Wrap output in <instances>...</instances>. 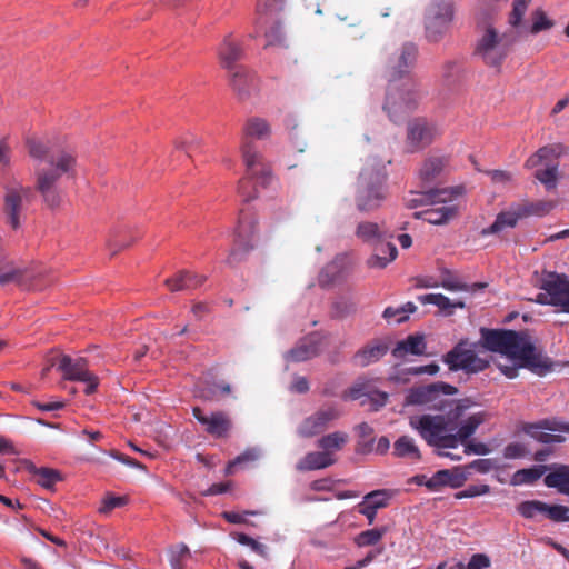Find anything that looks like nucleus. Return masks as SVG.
Segmentation results:
<instances>
[{
    "label": "nucleus",
    "mask_w": 569,
    "mask_h": 569,
    "mask_svg": "<svg viewBox=\"0 0 569 569\" xmlns=\"http://www.w3.org/2000/svg\"><path fill=\"white\" fill-rule=\"evenodd\" d=\"M271 133L269 122L259 117H251L243 127L241 154L246 167V177L239 181L238 191L246 201L258 197V186L267 187L272 180L270 164L253 143L267 139Z\"/></svg>",
    "instance_id": "obj_1"
},
{
    "label": "nucleus",
    "mask_w": 569,
    "mask_h": 569,
    "mask_svg": "<svg viewBox=\"0 0 569 569\" xmlns=\"http://www.w3.org/2000/svg\"><path fill=\"white\" fill-rule=\"evenodd\" d=\"M480 333L485 349L518 360L532 373L542 377L553 370V361L535 347L526 332L481 328Z\"/></svg>",
    "instance_id": "obj_2"
},
{
    "label": "nucleus",
    "mask_w": 569,
    "mask_h": 569,
    "mask_svg": "<svg viewBox=\"0 0 569 569\" xmlns=\"http://www.w3.org/2000/svg\"><path fill=\"white\" fill-rule=\"evenodd\" d=\"M531 0H513L512 10L508 17V29L500 33L491 24H486L477 41L476 54L488 67L500 68L512 51V48L527 33L523 16Z\"/></svg>",
    "instance_id": "obj_3"
},
{
    "label": "nucleus",
    "mask_w": 569,
    "mask_h": 569,
    "mask_svg": "<svg viewBox=\"0 0 569 569\" xmlns=\"http://www.w3.org/2000/svg\"><path fill=\"white\" fill-rule=\"evenodd\" d=\"M469 408L468 403H457L453 409L441 415H422L411 418L413 426L428 445L438 449H455V438L450 437L451 431L458 428V420Z\"/></svg>",
    "instance_id": "obj_4"
},
{
    "label": "nucleus",
    "mask_w": 569,
    "mask_h": 569,
    "mask_svg": "<svg viewBox=\"0 0 569 569\" xmlns=\"http://www.w3.org/2000/svg\"><path fill=\"white\" fill-rule=\"evenodd\" d=\"M76 157L67 150H59L49 160V164L36 169V190L42 196L44 203L53 209L60 206L62 193L58 181L63 174L73 176Z\"/></svg>",
    "instance_id": "obj_5"
},
{
    "label": "nucleus",
    "mask_w": 569,
    "mask_h": 569,
    "mask_svg": "<svg viewBox=\"0 0 569 569\" xmlns=\"http://www.w3.org/2000/svg\"><path fill=\"white\" fill-rule=\"evenodd\" d=\"M463 191V187H455L417 192L408 200V206L411 208L433 206L420 212V216L431 224H443L457 217L458 206L453 203V200L460 197Z\"/></svg>",
    "instance_id": "obj_6"
},
{
    "label": "nucleus",
    "mask_w": 569,
    "mask_h": 569,
    "mask_svg": "<svg viewBox=\"0 0 569 569\" xmlns=\"http://www.w3.org/2000/svg\"><path fill=\"white\" fill-rule=\"evenodd\" d=\"M458 392L455 386L443 381H437L429 385L412 387L406 395V405L420 406L428 410L439 412H448L455 408L457 403H466L463 400L448 399L447 396H452Z\"/></svg>",
    "instance_id": "obj_7"
},
{
    "label": "nucleus",
    "mask_w": 569,
    "mask_h": 569,
    "mask_svg": "<svg viewBox=\"0 0 569 569\" xmlns=\"http://www.w3.org/2000/svg\"><path fill=\"white\" fill-rule=\"evenodd\" d=\"M418 54V47L413 42H405L393 53V82L396 79H403V88H399L398 92L409 108L416 106L418 100L417 82L411 76Z\"/></svg>",
    "instance_id": "obj_8"
},
{
    "label": "nucleus",
    "mask_w": 569,
    "mask_h": 569,
    "mask_svg": "<svg viewBox=\"0 0 569 569\" xmlns=\"http://www.w3.org/2000/svg\"><path fill=\"white\" fill-rule=\"evenodd\" d=\"M555 202L550 200L539 201H522L511 204L508 211L498 213L496 220L488 228H483L480 232L482 237L499 233L506 228H513L520 219L531 216L543 217L548 214L553 208Z\"/></svg>",
    "instance_id": "obj_9"
},
{
    "label": "nucleus",
    "mask_w": 569,
    "mask_h": 569,
    "mask_svg": "<svg viewBox=\"0 0 569 569\" xmlns=\"http://www.w3.org/2000/svg\"><path fill=\"white\" fill-rule=\"evenodd\" d=\"M357 236L363 241L371 243L373 254L368 259L369 268L383 269L391 259V236L381 232L377 223L361 222L357 227Z\"/></svg>",
    "instance_id": "obj_10"
},
{
    "label": "nucleus",
    "mask_w": 569,
    "mask_h": 569,
    "mask_svg": "<svg viewBox=\"0 0 569 569\" xmlns=\"http://www.w3.org/2000/svg\"><path fill=\"white\" fill-rule=\"evenodd\" d=\"M257 217L253 212L242 210L239 216L233 248L229 254L230 264L240 262L251 251L258 240Z\"/></svg>",
    "instance_id": "obj_11"
},
{
    "label": "nucleus",
    "mask_w": 569,
    "mask_h": 569,
    "mask_svg": "<svg viewBox=\"0 0 569 569\" xmlns=\"http://www.w3.org/2000/svg\"><path fill=\"white\" fill-rule=\"evenodd\" d=\"M453 18V0H431L425 13L426 37L438 42L447 32Z\"/></svg>",
    "instance_id": "obj_12"
},
{
    "label": "nucleus",
    "mask_w": 569,
    "mask_h": 569,
    "mask_svg": "<svg viewBox=\"0 0 569 569\" xmlns=\"http://www.w3.org/2000/svg\"><path fill=\"white\" fill-rule=\"evenodd\" d=\"M466 340L459 341L448 353L443 361L451 371L463 370L466 372H480L488 367V361L479 358L475 349L467 348Z\"/></svg>",
    "instance_id": "obj_13"
},
{
    "label": "nucleus",
    "mask_w": 569,
    "mask_h": 569,
    "mask_svg": "<svg viewBox=\"0 0 569 569\" xmlns=\"http://www.w3.org/2000/svg\"><path fill=\"white\" fill-rule=\"evenodd\" d=\"M58 369L62 372L63 379L86 383V395L96 392L99 378L89 371L88 361L84 358L73 359L68 355H63L59 359Z\"/></svg>",
    "instance_id": "obj_14"
},
{
    "label": "nucleus",
    "mask_w": 569,
    "mask_h": 569,
    "mask_svg": "<svg viewBox=\"0 0 569 569\" xmlns=\"http://www.w3.org/2000/svg\"><path fill=\"white\" fill-rule=\"evenodd\" d=\"M343 399L360 400L361 406H369L371 411H378L388 401V393L379 391L373 380L360 377L343 392Z\"/></svg>",
    "instance_id": "obj_15"
},
{
    "label": "nucleus",
    "mask_w": 569,
    "mask_h": 569,
    "mask_svg": "<svg viewBox=\"0 0 569 569\" xmlns=\"http://www.w3.org/2000/svg\"><path fill=\"white\" fill-rule=\"evenodd\" d=\"M386 179V174L381 177L377 174L376 181L370 183V173L367 170H363L359 174L356 194V204L359 211H371L380 206L382 200L380 186Z\"/></svg>",
    "instance_id": "obj_16"
},
{
    "label": "nucleus",
    "mask_w": 569,
    "mask_h": 569,
    "mask_svg": "<svg viewBox=\"0 0 569 569\" xmlns=\"http://www.w3.org/2000/svg\"><path fill=\"white\" fill-rule=\"evenodd\" d=\"M437 136L436 127L425 118H415L407 124L405 151L418 152L432 143Z\"/></svg>",
    "instance_id": "obj_17"
},
{
    "label": "nucleus",
    "mask_w": 569,
    "mask_h": 569,
    "mask_svg": "<svg viewBox=\"0 0 569 569\" xmlns=\"http://www.w3.org/2000/svg\"><path fill=\"white\" fill-rule=\"evenodd\" d=\"M340 416L341 411L336 405L322 407L300 422L297 435L301 438H312L326 430L329 423Z\"/></svg>",
    "instance_id": "obj_18"
},
{
    "label": "nucleus",
    "mask_w": 569,
    "mask_h": 569,
    "mask_svg": "<svg viewBox=\"0 0 569 569\" xmlns=\"http://www.w3.org/2000/svg\"><path fill=\"white\" fill-rule=\"evenodd\" d=\"M540 288L548 292L550 305L569 313V278L557 272H543Z\"/></svg>",
    "instance_id": "obj_19"
},
{
    "label": "nucleus",
    "mask_w": 569,
    "mask_h": 569,
    "mask_svg": "<svg viewBox=\"0 0 569 569\" xmlns=\"http://www.w3.org/2000/svg\"><path fill=\"white\" fill-rule=\"evenodd\" d=\"M193 417L197 421L204 427V431L216 438L223 439L228 438L233 423L228 413L223 411H212L206 413L201 408L194 407L192 409Z\"/></svg>",
    "instance_id": "obj_20"
},
{
    "label": "nucleus",
    "mask_w": 569,
    "mask_h": 569,
    "mask_svg": "<svg viewBox=\"0 0 569 569\" xmlns=\"http://www.w3.org/2000/svg\"><path fill=\"white\" fill-rule=\"evenodd\" d=\"M31 189L21 183H13L6 187L3 211L7 216L8 223L13 228L20 227V212L22 210L23 199H28Z\"/></svg>",
    "instance_id": "obj_21"
},
{
    "label": "nucleus",
    "mask_w": 569,
    "mask_h": 569,
    "mask_svg": "<svg viewBox=\"0 0 569 569\" xmlns=\"http://www.w3.org/2000/svg\"><path fill=\"white\" fill-rule=\"evenodd\" d=\"M36 277L37 273L33 270L9 262L0 270V284L14 283L23 290H32L37 289Z\"/></svg>",
    "instance_id": "obj_22"
},
{
    "label": "nucleus",
    "mask_w": 569,
    "mask_h": 569,
    "mask_svg": "<svg viewBox=\"0 0 569 569\" xmlns=\"http://www.w3.org/2000/svg\"><path fill=\"white\" fill-rule=\"evenodd\" d=\"M467 473L460 467L452 469H442L437 471L431 478L427 479L423 485L430 491H439L442 487L460 488L467 481ZM422 485V481H419Z\"/></svg>",
    "instance_id": "obj_23"
},
{
    "label": "nucleus",
    "mask_w": 569,
    "mask_h": 569,
    "mask_svg": "<svg viewBox=\"0 0 569 569\" xmlns=\"http://www.w3.org/2000/svg\"><path fill=\"white\" fill-rule=\"evenodd\" d=\"M217 53L222 68L229 72L236 70V68H244L238 66L237 62L243 57L242 43L234 39L232 34H228L223 38L221 43L218 46Z\"/></svg>",
    "instance_id": "obj_24"
},
{
    "label": "nucleus",
    "mask_w": 569,
    "mask_h": 569,
    "mask_svg": "<svg viewBox=\"0 0 569 569\" xmlns=\"http://www.w3.org/2000/svg\"><path fill=\"white\" fill-rule=\"evenodd\" d=\"M389 346L390 341L388 338L375 339L358 350L355 353L352 361L356 366L367 367L373 362H377L385 355H387Z\"/></svg>",
    "instance_id": "obj_25"
},
{
    "label": "nucleus",
    "mask_w": 569,
    "mask_h": 569,
    "mask_svg": "<svg viewBox=\"0 0 569 569\" xmlns=\"http://www.w3.org/2000/svg\"><path fill=\"white\" fill-rule=\"evenodd\" d=\"M388 498L389 495L387 490H376L367 493L355 509L360 515H363L368 519L369 523H372L377 510L388 505Z\"/></svg>",
    "instance_id": "obj_26"
},
{
    "label": "nucleus",
    "mask_w": 569,
    "mask_h": 569,
    "mask_svg": "<svg viewBox=\"0 0 569 569\" xmlns=\"http://www.w3.org/2000/svg\"><path fill=\"white\" fill-rule=\"evenodd\" d=\"M349 272V259L347 256H338L328 263L319 273L321 287L330 286L342 280Z\"/></svg>",
    "instance_id": "obj_27"
},
{
    "label": "nucleus",
    "mask_w": 569,
    "mask_h": 569,
    "mask_svg": "<svg viewBox=\"0 0 569 569\" xmlns=\"http://www.w3.org/2000/svg\"><path fill=\"white\" fill-rule=\"evenodd\" d=\"M448 166V158L430 156L421 164L418 176L423 186L436 182Z\"/></svg>",
    "instance_id": "obj_28"
},
{
    "label": "nucleus",
    "mask_w": 569,
    "mask_h": 569,
    "mask_svg": "<svg viewBox=\"0 0 569 569\" xmlns=\"http://www.w3.org/2000/svg\"><path fill=\"white\" fill-rule=\"evenodd\" d=\"M206 276L182 270L166 280V286L171 291L194 290L206 281Z\"/></svg>",
    "instance_id": "obj_29"
},
{
    "label": "nucleus",
    "mask_w": 569,
    "mask_h": 569,
    "mask_svg": "<svg viewBox=\"0 0 569 569\" xmlns=\"http://www.w3.org/2000/svg\"><path fill=\"white\" fill-rule=\"evenodd\" d=\"M230 83L240 100L247 99L256 89V78L246 68L230 71Z\"/></svg>",
    "instance_id": "obj_30"
},
{
    "label": "nucleus",
    "mask_w": 569,
    "mask_h": 569,
    "mask_svg": "<svg viewBox=\"0 0 569 569\" xmlns=\"http://www.w3.org/2000/svg\"><path fill=\"white\" fill-rule=\"evenodd\" d=\"M320 351L319 339L317 337H307L300 340L296 347L286 353V360L291 362H302L316 357Z\"/></svg>",
    "instance_id": "obj_31"
},
{
    "label": "nucleus",
    "mask_w": 569,
    "mask_h": 569,
    "mask_svg": "<svg viewBox=\"0 0 569 569\" xmlns=\"http://www.w3.org/2000/svg\"><path fill=\"white\" fill-rule=\"evenodd\" d=\"M486 420V415L483 412L475 413L468 417L460 426L457 431H451L450 437L455 438V448H457L460 443H466L469 438L476 432L478 427L483 423Z\"/></svg>",
    "instance_id": "obj_32"
},
{
    "label": "nucleus",
    "mask_w": 569,
    "mask_h": 569,
    "mask_svg": "<svg viewBox=\"0 0 569 569\" xmlns=\"http://www.w3.org/2000/svg\"><path fill=\"white\" fill-rule=\"evenodd\" d=\"M335 462L336 459L333 457H328V453H325L323 451H312L308 452L297 462L296 469L299 471L325 469L332 466Z\"/></svg>",
    "instance_id": "obj_33"
},
{
    "label": "nucleus",
    "mask_w": 569,
    "mask_h": 569,
    "mask_svg": "<svg viewBox=\"0 0 569 569\" xmlns=\"http://www.w3.org/2000/svg\"><path fill=\"white\" fill-rule=\"evenodd\" d=\"M545 485L569 496V466H557L545 477Z\"/></svg>",
    "instance_id": "obj_34"
},
{
    "label": "nucleus",
    "mask_w": 569,
    "mask_h": 569,
    "mask_svg": "<svg viewBox=\"0 0 569 569\" xmlns=\"http://www.w3.org/2000/svg\"><path fill=\"white\" fill-rule=\"evenodd\" d=\"M522 430L532 437L533 439H538V436L543 431H560L569 433V423L562 422L556 419H545L537 423H526Z\"/></svg>",
    "instance_id": "obj_35"
},
{
    "label": "nucleus",
    "mask_w": 569,
    "mask_h": 569,
    "mask_svg": "<svg viewBox=\"0 0 569 569\" xmlns=\"http://www.w3.org/2000/svg\"><path fill=\"white\" fill-rule=\"evenodd\" d=\"M562 152L563 147L561 144H550L541 147L526 160L525 168L533 169L541 164L543 161L559 158L562 154Z\"/></svg>",
    "instance_id": "obj_36"
},
{
    "label": "nucleus",
    "mask_w": 569,
    "mask_h": 569,
    "mask_svg": "<svg viewBox=\"0 0 569 569\" xmlns=\"http://www.w3.org/2000/svg\"><path fill=\"white\" fill-rule=\"evenodd\" d=\"M426 343L423 336L411 335L407 339L399 341L393 348V356L415 355L420 356L425 352Z\"/></svg>",
    "instance_id": "obj_37"
},
{
    "label": "nucleus",
    "mask_w": 569,
    "mask_h": 569,
    "mask_svg": "<svg viewBox=\"0 0 569 569\" xmlns=\"http://www.w3.org/2000/svg\"><path fill=\"white\" fill-rule=\"evenodd\" d=\"M348 442V435L342 431H335L322 436L318 441L317 446L322 449L328 457H333L336 451H339Z\"/></svg>",
    "instance_id": "obj_38"
},
{
    "label": "nucleus",
    "mask_w": 569,
    "mask_h": 569,
    "mask_svg": "<svg viewBox=\"0 0 569 569\" xmlns=\"http://www.w3.org/2000/svg\"><path fill=\"white\" fill-rule=\"evenodd\" d=\"M26 147L31 158L43 161L46 164H49L50 158L59 152H51L50 147L37 138H28L26 140Z\"/></svg>",
    "instance_id": "obj_39"
},
{
    "label": "nucleus",
    "mask_w": 569,
    "mask_h": 569,
    "mask_svg": "<svg viewBox=\"0 0 569 569\" xmlns=\"http://www.w3.org/2000/svg\"><path fill=\"white\" fill-rule=\"evenodd\" d=\"M31 472L37 482L46 489H52L57 482L62 480L61 473L56 469L33 467Z\"/></svg>",
    "instance_id": "obj_40"
},
{
    "label": "nucleus",
    "mask_w": 569,
    "mask_h": 569,
    "mask_svg": "<svg viewBox=\"0 0 569 569\" xmlns=\"http://www.w3.org/2000/svg\"><path fill=\"white\" fill-rule=\"evenodd\" d=\"M260 457V451L254 448L247 449L233 460L229 461L226 467V475H233L239 468H244L249 463L254 462Z\"/></svg>",
    "instance_id": "obj_41"
},
{
    "label": "nucleus",
    "mask_w": 569,
    "mask_h": 569,
    "mask_svg": "<svg viewBox=\"0 0 569 569\" xmlns=\"http://www.w3.org/2000/svg\"><path fill=\"white\" fill-rule=\"evenodd\" d=\"M418 300L422 305H435L440 310H448L450 308H463L465 303L462 301L452 302L448 297L442 293H428L418 297Z\"/></svg>",
    "instance_id": "obj_42"
},
{
    "label": "nucleus",
    "mask_w": 569,
    "mask_h": 569,
    "mask_svg": "<svg viewBox=\"0 0 569 569\" xmlns=\"http://www.w3.org/2000/svg\"><path fill=\"white\" fill-rule=\"evenodd\" d=\"M395 451L400 457H408L413 460L420 459V451L412 438L402 436L393 445Z\"/></svg>",
    "instance_id": "obj_43"
},
{
    "label": "nucleus",
    "mask_w": 569,
    "mask_h": 569,
    "mask_svg": "<svg viewBox=\"0 0 569 569\" xmlns=\"http://www.w3.org/2000/svg\"><path fill=\"white\" fill-rule=\"evenodd\" d=\"M191 558V552L187 545L179 543L169 550V561L172 569H183L184 562Z\"/></svg>",
    "instance_id": "obj_44"
},
{
    "label": "nucleus",
    "mask_w": 569,
    "mask_h": 569,
    "mask_svg": "<svg viewBox=\"0 0 569 569\" xmlns=\"http://www.w3.org/2000/svg\"><path fill=\"white\" fill-rule=\"evenodd\" d=\"M545 466L518 470L513 476V483H533L543 475Z\"/></svg>",
    "instance_id": "obj_45"
},
{
    "label": "nucleus",
    "mask_w": 569,
    "mask_h": 569,
    "mask_svg": "<svg viewBox=\"0 0 569 569\" xmlns=\"http://www.w3.org/2000/svg\"><path fill=\"white\" fill-rule=\"evenodd\" d=\"M356 311V303L349 298H339L332 303L331 315L336 319H343Z\"/></svg>",
    "instance_id": "obj_46"
},
{
    "label": "nucleus",
    "mask_w": 569,
    "mask_h": 569,
    "mask_svg": "<svg viewBox=\"0 0 569 569\" xmlns=\"http://www.w3.org/2000/svg\"><path fill=\"white\" fill-rule=\"evenodd\" d=\"M535 178L539 180L547 190H552L557 187L558 166L548 167L543 170H537Z\"/></svg>",
    "instance_id": "obj_47"
},
{
    "label": "nucleus",
    "mask_w": 569,
    "mask_h": 569,
    "mask_svg": "<svg viewBox=\"0 0 569 569\" xmlns=\"http://www.w3.org/2000/svg\"><path fill=\"white\" fill-rule=\"evenodd\" d=\"M543 515L552 521H569V508L562 505L550 506L545 502Z\"/></svg>",
    "instance_id": "obj_48"
},
{
    "label": "nucleus",
    "mask_w": 569,
    "mask_h": 569,
    "mask_svg": "<svg viewBox=\"0 0 569 569\" xmlns=\"http://www.w3.org/2000/svg\"><path fill=\"white\" fill-rule=\"evenodd\" d=\"M553 24V21L550 20L542 10H536L532 14V24L529 32L537 34L541 31L551 29Z\"/></svg>",
    "instance_id": "obj_49"
},
{
    "label": "nucleus",
    "mask_w": 569,
    "mask_h": 569,
    "mask_svg": "<svg viewBox=\"0 0 569 569\" xmlns=\"http://www.w3.org/2000/svg\"><path fill=\"white\" fill-rule=\"evenodd\" d=\"M545 502L539 500H528L518 505V512L527 519H532L537 513H543Z\"/></svg>",
    "instance_id": "obj_50"
},
{
    "label": "nucleus",
    "mask_w": 569,
    "mask_h": 569,
    "mask_svg": "<svg viewBox=\"0 0 569 569\" xmlns=\"http://www.w3.org/2000/svg\"><path fill=\"white\" fill-rule=\"evenodd\" d=\"M508 0H479L478 3V16L482 17L483 20L489 18L491 14L497 12L502 3Z\"/></svg>",
    "instance_id": "obj_51"
},
{
    "label": "nucleus",
    "mask_w": 569,
    "mask_h": 569,
    "mask_svg": "<svg viewBox=\"0 0 569 569\" xmlns=\"http://www.w3.org/2000/svg\"><path fill=\"white\" fill-rule=\"evenodd\" d=\"M382 537V531L370 529L362 531L356 537V543L359 547L375 546Z\"/></svg>",
    "instance_id": "obj_52"
},
{
    "label": "nucleus",
    "mask_w": 569,
    "mask_h": 569,
    "mask_svg": "<svg viewBox=\"0 0 569 569\" xmlns=\"http://www.w3.org/2000/svg\"><path fill=\"white\" fill-rule=\"evenodd\" d=\"M127 501L128 500L126 497H116L113 495H107L102 500V505L99 508V512L102 515H108L113 509L124 506Z\"/></svg>",
    "instance_id": "obj_53"
},
{
    "label": "nucleus",
    "mask_w": 569,
    "mask_h": 569,
    "mask_svg": "<svg viewBox=\"0 0 569 569\" xmlns=\"http://www.w3.org/2000/svg\"><path fill=\"white\" fill-rule=\"evenodd\" d=\"M529 455L526 445L521 442L508 443L503 449V457L506 459H519Z\"/></svg>",
    "instance_id": "obj_54"
},
{
    "label": "nucleus",
    "mask_w": 569,
    "mask_h": 569,
    "mask_svg": "<svg viewBox=\"0 0 569 569\" xmlns=\"http://www.w3.org/2000/svg\"><path fill=\"white\" fill-rule=\"evenodd\" d=\"M490 492V487L488 485H472L467 489L458 491L455 493L456 499H465V498H475L478 496L487 495Z\"/></svg>",
    "instance_id": "obj_55"
},
{
    "label": "nucleus",
    "mask_w": 569,
    "mask_h": 569,
    "mask_svg": "<svg viewBox=\"0 0 569 569\" xmlns=\"http://www.w3.org/2000/svg\"><path fill=\"white\" fill-rule=\"evenodd\" d=\"M267 46H282L284 34L280 23L272 24L266 32Z\"/></svg>",
    "instance_id": "obj_56"
},
{
    "label": "nucleus",
    "mask_w": 569,
    "mask_h": 569,
    "mask_svg": "<svg viewBox=\"0 0 569 569\" xmlns=\"http://www.w3.org/2000/svg\"><path fill=\"white\" fill-rule=\"evenodd\" d=\"M417 310V306L412 302H407L398 309H393V320L398 323L405 322L409 313H413Z\"/></svg>",
    "instance_id": "obj_57"
},
{
    "label": "nucleus",
    "mask_w": 569,
    "mask_h": 569,
    "mask_svg": "<svg viewBox=\"0 0 569 569\" xmlns=\"http://www.w3.org/2000/svg\"><path fill=\"white\" fill-rule=\"evenodd\" d=\"M133 242V238L122 239L120 236H116L108 241V248L110 253L113 256L121 251L122 249L129 247Z\"/></svg>",
    "instance_id": "obj_58"
},
{
    "label": "nucleus",
    "mask_w": 569,
    "mask_h": 569,
    "mask_svg": "<svg viewBox=\"0 0 569 569\" xmlns=\"http://www.w3.org/2000/svg\"><path fill=\"white\" fill-rule=\"evenodd\" d=\"M507 360L508 361H511L512 363L511 365H503L501 362H498L497 366L499 368V370L509 379H513L518 376V370L519 368H522L520 365H519V361L518 360H512L510 358L507 357Z\"/></svg>",
    "instance_id": "obj_59"
},
{
    "label": "nucleus",
    "mask_w": 569,
    "mask_h": 569,
    "mask_svg": "<svg viewBox=\"0 0 569 569\" xmlns=\"http://www.w3.org/2000/svg\"><path fill=\"white\" fill-rule=\"evenodd\" d=\"M282 0H258L257 9L260 13H271L281 8Z\"/></svg>",
    "instance_id": "obj_60"
},
{
    "label": "nucleus",
    "mask_w": 569,
    "mask_h": 569,
    "mask_svg": "<svg viewBox=\"0 0 569 569\" xmlns=\"http://www.w3.org/2000/svg\"><path fill=\"white\" fill-rule=\"evenodd\" d=\"M490 566V559L483 553H476L468 562L467 569H486Z\"/></svg>",
    "instance_id": "obj_61"
},
{
    "label": "nucleus",
    "mask_w": 569,
    "mask_h": 569,
    "mask_svg": "<svg viewBox=\"0 0 569 569\" xmlns=\"http://www.w3.org/2000/svg\"><path fill=\"white\" fill-rule=\"evenodd\" d=\"M463 445H465V453L466 455L476 453V455L485 456V455H488L490 451L488 446L482 442L475 443L471 441H467Z\"/></svg>",
    "instance_id": "obj_62"
},
{
    "label": "nucleus",
    "mask_w": 569,
    "mask_h": 569,
    "mask_svg": "<svg viewBox=\"0 0 569 569\" xmlns=\"http://www.w3.org/2000/svg\"><path fill=\"white\" fill-rule=\"evenodd\" d=\"M487 174L491 178L495 183H507L512 180V174L506 170H489Z\"/></svg>",
    "instance_id": "obj_63"
},
{
    "label": "nucleus",
    "mask_w": 569,
    "mask_h": 569,
    "mask_svg": "<svg viewBox=\"0 0 569 569\" xmlns=\"http://www.w3.org/2000/svg\"><path fill=\"white\" fill-rule=\"evenodd\" d=\"M247 515H256L253 511H246L243 513L236 511H224L222 517L230 523H244Z\"/></svg>",
    "instance_id": "obj_64"
}]
</instances>
